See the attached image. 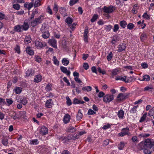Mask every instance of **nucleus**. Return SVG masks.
<instances>
[{
    "instance_id": "f257e3e1",
    "label": "nucleus",
    "mask_w": 154,
    "mask_h": 154,
    "mask_svg": "<svg viewBox=\"0 0 154 154\" xmlns=\"http://www.w3.org/2000/svg\"><path fill=\"white\" fill-rule=\"evenodd\" d=\"M154 146V143L151 141L150 139H146L144 142H141L139 144L140 149L143 150L144 152L146 154H150L151 152L150 150Z\"/></svg>"
},
{
    "instance_id": "f03ea898",
    "label": "nucleus",
    "mask_w": 154,
    "mask_h": 154,
    "mask_svg": "<svg viewBox=\"0 0 154 154\" xmlns=\"http://www.w3.org/2000/svg\"><path fill=\"white\" fill-rule=\"evenodd\" d=\"M43 17L42 16H40L37 18H36L34 20H32L31 22V25L33 27L35 26L42 22V19L41 18Z\"/></svg>"
},
{
    "instance_id": "7ed1b4c3",
    "label": "nucleus",
    "mask_w": 154,
    "mask_h": 154,
    "mask_svg": "<svg viewBox=\"0 0 154 154\" xmlns=\"http://www.w3.org/2000/svg\"><path fill=\"white\" fill-rule=\"evenodd\" d=\"M114 98V95L113 94H106L103 97V101L106 103H109Z\"/></svg>"
},
{
    "instance_id": "20e7f679",
    "label": "nucleus",
    "mask_w": 154,
    "mask_h": 154,
    "mask_svg": "<svg viewBox=\"0 0 154 154\" xmlns=\"http://www.w3.org/2000/svg\"><path fill=\"white\" fill-rule=\"evenodd\" d=\"M130 94V93H120L117 97L118 100L121 101L123 100L126 99L128 97V96Z\"/></svg>"
},
{
    "instance_id": "39448f33",
    "label": "nucleus",
    "mask_w": 154,
    "mask_h": 154,
    "mask_svg": "<svg viewBox=\"0 0 154 154\" xmlns=\"http://www.w3.org/2000/svg\"><path fill=\"white\" fill-rule=\"evenodd\" d=\"M114 7L112 6H110L108 7L104 6L103 8V11L106 13H110L113 11L115 9H113Z\"/></svg>"
},
{
    "instance_id": "423d86ee",
    "label": "nucleus",
    "mask_w": 154,
    "mask_h": 154,
    "mask_svg": "<svg viewBox=\"0 0 154 154\" xmlns=\"http://www.w3.org/2000/svg\"><path fill=\"white\" fill-rule=\"evenodd\" d=\"M48 129L45 126H42L41 127L40 130V133L41 134L45 135L48 133Z\"/></svg>"
},
{
    "instance_id": "0eeeda50",
    "label": "nucleus",
    "mask_w": 154,
    "mask_h": 154,
    "mask_svg": "<svg viewBox=\"0 0 154 154\" xmlns=\"http://www.w3.org/2000/svg\"><path fill=\"white\" fill-rule=\"evenodd\" d=\"M48 43L54 48H57L56 45L57 41L54 38L50 39L48 41Z\"/></svg>"
},
{
    "instance_id": "6e6552de",
    "label": "nucleus",
    "mask_w": 154,
    "mask_h": 154,
    "mask_svg": "<svg viewBox=\"0 0 154 154\" xmlns=\"http://www.w3.org/2000/svg\"><path fill=\"white\" fill-rule=\"evenodd\" d=\"M35 46L39 47V48H42L43 47H45L46 45V44H43L42 42L38 41H36L35 42Z\"/></svg>"
},
{
    "instance_id": "1a4fd4ad",
    "label": "nucleus",
    "mask_w": 154,
    "mask_h": 154,
    "mask_svg": "<svg viewBox=\"0 0 154 154\" xmlns=\"http://www.w3.org/2000/svg\"><path fill=\"white\" fill-rule=\"evenodd\" d=\"M126 47V45L125 43H122L120 44L119 47V49L118 50V52H121L124 50Z\"/></svg>"
},
{
    "instance_id": "9d476101",
    "label": "nucleus",
    "mask_w": 154,
    "mask_h": 154,
    "mask_svg": "<svg viewBox=\"0 0 154 154\" xmlns=\"http://www.w3.org/2000/svg\"><path fill=\"white\" fill-rule=\"evenodd\" d=\"M60 69L62 72L66 74L68 76L70 75V72L68 70L66 67L61 66L60 67Z\"/></svg>"
},
{
    "instance_id": "9b49d317",
    "label": "nucleus",
    "mask_w": 154,
    "mask_h": 154,
    "mask_svg": "<svg viewBox=\"0 0 154 154\" xmlns=\"http://www.w3.org/2000/svg\"><path fill=\"white\" fill-rule=\"evenodd\" d=\"M70 119V116L68 114H66L64 116L63 119V121L65 124H66L68 123Z\"/></svg>"
},
{
    "instance_id": "f8f14e48",
    "label": "nucleus",
    "mask_w": 154,
    "mask_h": 154,
    "mask_svg": "<svg viewBox=\"0 0 154 154\" xmlns=\"http://www.w3.org/2000/svg\"><path fill=\"white\" fill-rule=\"evenodd\" d=\"M116 80H121L124 81L126 83H128L129 82V79L126 76H125L124 77H121L119 76L116 78Z\"/></svg>"
},
{
    "instance_id": "ddd939ff",
    "label": "nucleus",
    "mask_w": 154,
    "mask_h": 154,
    "mask_svg": "<svg viewBox=\"0 0 154 154\" xmlns=\"http://www.w3.org/2000/svg\"><path fill=\"white\" fill-rule=\"evenodd\" d=\"M26 112L25 111H21L19 112V118H22L25 120L27 119V117L26 115Z\"/></svg>"
},
{
    "instance_id": "4468645a",
    "label": "nucleus",
    "mask_w": 154,
    "mask_h": 154,
    "mask_svg": "<svg viewBox=\"0 0 154 154\" xmlns=\"http://www.w3.org/2000/svg\"><path fill=\"white\" fill-rule=\"evenodd\" d=\"M22 30H27L29 27V25L27 22H24L23 24L21 25Z\"/></svg>"
},
{
    "instance_id": "2eb2a0df",
    "label": "nucleus",
    "mask_w": 154,
    "mask_h": 154,
    "mask_svg": "<svg viewBox=\"0 0 154 154\" xmlns=\"http://www.w3.org/2000/svg\"><path fill=\"white\" fill-rule=\"evenodd\" d=\"M26 53L29 55H32L34 54V51L30 47H27L26 48Z\"/></svg>"
},
{
    "instance_id": "dca6fc26",
    "label": "nucleus",
    "mask_w": 154,
    "mask_h": 154,
    "mask_svg": "<svg viewBox=\"0 0 154 154\" xmlns=\"http://www.w3.org/2000/svg\"><path fill=\"white\" fill-rule=\"evenodd\" d=\"M42 80V77L40 75H37L35 76L34 82L36 83H38L40 82Z\"/></svg>"
},
{
    "instance_id": "f3484780",
    "label": "nucleus",
    "mask_w": 154,
    "mask_h": 154,
    "mask_svg": "<svg viewBox=\"0 0 154 154\" xmlns=\"http://www.w3.org/2000/svg\"><path fill=\"white\" fill-rule=\"evenodd\" d=\"M14 31L17 32H21L22 31L21 25H17L14 26Z\"/></svg>"
},
{
    "instance_id": "a211bd4d",
    "label": "nucleus",
    "mask_w": 154,
    "mask_h": 154,
    "mask_svg": "<svg viewBox=\"0 0 154 154\" xmlns=\"http://www.w3.org/2000/svg\"><path fill=\"white\" fill-rule=\"evenodd\" d=\"M59 11L62 15H63L64 17L67 15L65 8H64L61 7L59 8Z\"/></svg>"
},
{
    "instance_id": "6ab92c4d",
    "label": "nucleus",
    "mask_w": 154,
    "mask_h": 154,
    "mask_svg": "<svg viewBox=\"0 0 154 154\" xmlns=\"http://www.w3.org/2000/svg\"><path fill=\"white\" fill-rule=\"evenodd\" d=\"M76 130V128H74L73 127L70 126L67 129L66 131L68 132L73 133Z\"/></svg>"
},
{
    "instance_id": "aec40b11",
    "label": "nucleus",
    "mask_w": 154,
    "mask_h": 154,
    "mask_svg": "<svg viewBox=\"0 0 154 154\" xmlns=\"http://www.w3.org/2000/svg\"><path fill=\"white\" fill-rule=\"evenodd\" d=\"M147 35L145 32H143L140 36V39L142 42H143L147 38Z\"/></svg>"
},
{
    "instance_id": "412c9836",
    "label": "nucleus",
    "mask_w": 154,
    "mask_h": 154,
    "mask_svg": "<svg viewBox=\"0 0 154 154\" xmlns=\"http://www.w3.org/2000/svg\"><path fill=\"white\" fill-rule=\"evenodd\" d=\"M124 112L121 109L119 110L118 113V116L120 119H122L124 117Z\"/></svg>"
},
{
    "instance_id": "4be33fe9",
    "label": "nucleus",
    "mask_w": 154,
    "mask_h": 154,
    "mask_svg": "<svg viewBox=\"0 0 154 154\" xmlns=\"http://www.w3.org/2000/svg\"><path fill=\"white\" fill-rule=\"evenodd\" d=\"M34 73V71L32 70L31 69H28L26 72V76L32 75Z\"/></svg>"
},
{
    "instance_id": "5701e85b",
    "label": "nucleus",
    "mask_w": 154,
    "mask_h": 154,
    "mask_svg": "<svg viewBox=\"0 0 154 154\" xmlns=\"http://www.w3.org/2000/svg\"><path fill=\"white\" fill-rule=\"evenodd\" d=\"M62 63L63 65L66 66L69 64V61L67 58H64L62 59Z\"/></svg>"
},
{
    "instance_id": "b1692460",
    "label": "nucleus",
    "mask_w": 154,
    "mask_h": 154,
    "mask_svg": "<svg viewBox=\"0 0 154 154\" xmlns=\"http://www.w3.org/2000/svg\"><path fill=\"white\" fill-rule=\"evenodd\" d=\"M52 100L51 99H49L46 101L45 103V105L46 107L48 108H51V101Z\"/></svg>"
},
{
    "instance_id": "393cba45",
    "label": "nucleus",
    "mask_w": 154,
    "mask_h": 154,
    "mask_svg": "<svg viewBox=\"0 0 154 154\" xmlns=\"http://www.w3.org/2000/svg\"><path fill=\"white\" fill-rule=\"evenodd\" d=\"M82 114L81 112V110L79 109L76 116L77 119L78 120H79L82 119Z\"/></svg>"
},
{
    "instance_id": "a878e982",
    "label": "nucleus",
    "mask_w": 154,
    "mask_h": 154,
    "mask_svg": "<svg viewBox=\"0 0 154 154\" xmlns=\"http://www.w3.org/2000/svg\"><path fill=\"white\" fill-rule=\"evenodd\" d=\"M119 24L123 28H125L127 25L126 22L124 20L121 21L119 23Z\"/></svg>"
},
{
    "instance_id": "bb28decb",
    "label": "nucleus",
    "mask_w": 154,
    "mask_h": 154,
    "mask_svg": "<svg viewBox=\"0 0 154 154\" xmlns=\"http://www.w3.org/2000/svg\"><path fill=\"white\" fill-rule=\"evenodd\" d=\"M150 80V77L149 75H146L143 76V79L141 80L142 81H149Z\"/></svg>"
},
{
    "instance_id": "cd10ccee",
    "label": "nucleus",
    "mask_w": 154,
    "mask_h": 154,
    "mask_svg": "<svg viewBox=\"0 0 154 154\" xmlns=\"http://www.w3.org/2000/svg\"><path fill=\"white\" fill-rule=\"evenodd\" d=\"M21 100L20 101L21 103H22L23 104L25 105H26L27 103V101L26 100V98L24 97H22L21 98Z\"/></svg>"
},
{
    "instance_id": "c85d7f7f",
    "label": "nucleus",
    "mask_w": 154,
    "mask_h": 154,
    "mask_svg": "<svg viewBox=\"0 0 154 154\" xmlns=\"http://www.w3.org/2000/svg\"><path fill=\"white\" fill-rule=\"evenodd\" d=\"M82 89L84 91L89 92L91 90L92 88L90 86L84 87L82 88Z\"/></svg>"
},
{
    "instance_id": "c756f323",
    "label": "nucleus",
    "mask_w": 154,
    "mask_h": 154,
    "mask_svg": "<svg viewBox=\"0 0 154 154\" xmlns=\"http://www.w3.org/2000/svg\"><path fill=\"white\" fill-rule=\"evenodd\" d=\"M122 131L125 134V135H129L128 133H129V129L128 128H123L122 130Z\"/></svg>"
},
{
    "instance_id": "7c9ffc66",
    "label": "nucleus",
    "mask_w": 154,
    "mask_h": 154,
    "mask_svg": "<svg viewBox=\"0 0 154 154\" xmlns=\"http://www.w3.org/2000/svg\"><path fill=\"white\" fill-rule=\"evenodd\" d=\"M147 115V112H145L142 116L139 122H143L145 119L146 117V115Z\"/></svg>"
},
{
    "instance_id": "2f4dec72",
    "label": "nucleus",
    "mask_w": 154,
    "mask_h": 154,
    "mask_svg": "<svg viewBox=\"0 0 154 154\" xmlns=\"http://www.w3.org/2000/svg\"><path fill=\"white\" fill-rule=\"evenodd\" d=\"M119 70L118 69H113L112 72V75L114 76L117 75L119 72Z\"/></svg>"
},
{
    "instance_id": "473e14b6",
    "label": "nucleus",
    "mask_w": 154,
    "mask_h": 154,
    "mask_svg": "<svg viewBox=\"0 0 154 154\" xmlns=\"http://www.w3.org/2000/svg\"><path fill=\"white\" fill-rule=\"evenodd\" d=\"M53 9L54 11L55 12V15H56V14L57 13L58 11V6L57 5L56 2L54 3V6Z\"/></svg>"
},
{
    "instance_id": "72a5a7b5",
    "label": "nucleus",
    "mask_w": 154,
    "mask_h": 154,
    "mask_svg": "<svg viewBox=\"0 0 154 154\" xmlns=\"http://www.w3.org/2000/svg\"><path fill=\"white\" fill-rule=\"evenodd\" d=\"M16 113L14 112L12 114L10 115V116L11 118H13L14 120L16 119H20L19 117L16 116Z\"/></svg>"
},
{
    "instance_id": "f704fd0d",
    "label": "nucleus",
    "mask_w": 154,
    "mask_h": 154,
    "mask_svg": "<svg viewBox=\"0 0 154 154\" xmlns=\"http://www.w3.org/2000/svg\"><path fill=\"white\" fill-rule=\"evenodd\" d=\"M134 27V25L131 23H129L127 26V28L130 30L132 29Z\"/></svg>"
},
{
    "instance_id": "c9c22d12",
    "label": "nucleus",
    "mask_w": 154,
    "mask_h": 154,
    "mask_svg": "<svg viewBox=\"0 0 154 154\" xmlns=\"http://www.w3.org/2000/svg\"><path fill=\"white\" fill-rule=\"evenodd\" d=\"M52 85L51 84H48L46 86L45 88L46 91L47 92L50 91L52 89Z\"/></svg>"
},
{
    "instance_id": "e433bc0d",
    "label": "nucleus",
    "mask_w": 154,
    "mask_h": 154,
    "mask_svg": "<svg viewBox=\"0 0 154 154\" xmlns=\"http://www.w3.org/2000/svg\"><path fill=\"white\" fill-rule=\"evenodd\" d=\"M41 2V0H36L34 4L35 7H37L40 6L41 5L40 4Z\"/></svg>"
},
{
    "instance_id": "4c0bfd02",
    "label": "nucleus",
    "mask_w": 154,
    "mask_h": 154,
    "mask_svg": "<svg viewBox=\"0 0 154 154\" xmlns=\"http://www.w3.org/2000/svg\"><path fill=\"white\" fill-rule=\"evenodd\" d=\"M97 71L100 73H101L103 75L106 74V71L105 70H102L100 67H98L97 68Z\"/></svg>"
},
{
    "instance_id": "58836bf2",
    "label": "nucleus",
    "mask_w": 154,
    "mask_h": 154,
    "mask_svg": "<svg viewBox=\"0 0 154 154\" xmlns=\"http://www.w3.org/2000/svg\"><path fill=\"white\" fill-rule=\"evenodd\" d=\"M30 143L31 144L37 145L38 143V141L37 139L34 140H30Z\"/></svg>"
},
{
    "instance_id": "ea45409f",
    "label": "nucleus",
    "mask_w": 154,
    "mask_h": 154,
    "mask_svg": "<svg viewBox=\"0 0 154 154\" xmlns=\"http://www.w3.org/2000/svg\"><path fill=\"white\" fill-rule=\"evenodd\" d=\"M98 15L97 14H95L92 17V18L91 19V21L92 22H94L98 18Z\"/></svg>"
},
{
    "instance_id": "a19ab883",
    "label": "nucleus",
    "mask_w": 154,
    "mask_h": 154,
    "mask_svg": "<svg viewBox=\"0 0 154 154\" xmlns=\"http://www.w3.org/2000/svg\"><path fill=\"white\" fill-rule=\"evenodd\" d=\"M14 91L16 93L18 94H20L22 91V90L19 87H16L14 89Z\"/></svg>"
},
{
    "instance_id": "79ce46f5",
    "label": "nucleus",
    "mask_w": 154,
    "mask_h": 154,
    "mask_svg": "<svg viewBox=\"0 0 154 154\" xmlns=\"http://www.w3.org/2000/svg\"><path fill=\"white\" fill-rule=\"evenodd\" d=\"M53 59L54 64L57 66H58L59 65V62L55 56L53 57Z\"/></svg>"
},
{
    "instance_id": "37998d69",
    "label": "nucleus",
    "mask_w": 154,
    "mask_h": 154,
    "mask_svg": "<svg viewBox=\"0 0 154 154\" xmlns=\"http://www.w3.org/2000/svg\"><path fill=\"white\" fill-rule=\"evenodd\" d=\"M31 39L30 38L29 36H26L24 39L25 43H29L31 42Z\"/></svg>"
},
{
    "instance_id": "c03bdc74",
    "label": "nucleus",
    "mask_w": 154,
    "mask_h": 154,
    "mask_svg": "<svg viewBox=\"0 0 154 154\" xmlns=\"http://www.w3.org/2000/svg\"><path fill=\"white\" fill-rule=\"evenodd\" d=\"M79 1V0H71L69 2L70 5L72 6L74 5L77 3Z\"/></svg>"
},
{
    "instance_id": "a18cd8bd",
    "label": "nucleus",
    "mask_w": 154,
    "mask_h": 154,
    "mask_svg": "<svg viewBox=\"0 0 154 154\" xmlns=\"http://www.w3.org/2000/svg\"><path fill=\"white\" fill-rule=\"evenodd\" d=\"M13 7L16 10H18L20 9V6L18 4H16L13 5Z\"/></svg>"
},
{
    "instance_id": "49530a36",
    "label": "nucleus",
    "mask_w": 154,
    "mask_h": 154,
    "mask_svg": "<svg viewBox=\"0 0 154 154\" xmlns=\"http://www.w3.org/2000/svg\"><path fill=\"white\" fill-rule=\"evenodd\" d=\"M124 146V143L123 142H121L118 145V147L119 149L122 150Z\"/></svg>"
},
{
    "instance_id": "de8ad7c7",
    "label": "nucleus",
    "mask_w": 154,
    "mask_h": 154,
    "mask_svg": "<svg viewBox=\"0 0 154 154\" xmlns=\"http://www.w3.org/2000/svg\"><path fill=\"white\" fill-rule=\"evenodd\" d=\"M66 103L68 106H70L72 104V102L70 99L69 98V97H66Z\"/></svg>"
},
{
    "instance_id": "09e8293b",
    "label": "nucleus",
    "mask_w": 154,
    "mask_h": 154,
    "mask_svg": "<svg viewBox=\"0 0 154 154\" xmlns=\"http://www.w3.org/2000/svg\"><path fill=\"white\" fill-rule=\"evenodd\" d=\"M112 26L110 25H108L106 26L105 29L106 31H109L112 28Z\"/></svg>"
},
{
    "instance_id": "8fccbe9b",
    "label": "nucleus",
    "mask_w": 154,
    "mask_h": 154,
    "mask_svg": "<svg viewBox=\"0 0 154 154\" xmlns=\"http://www.w3.org/2000/svg\"><path fill=\"white\" fill-rule=\"evenodd\" d=\"M138 106V105L134 106L130 111L131 113H134L136 112L137 108Z\"/></svg>"
},
{
    "instance_id": "3c124183",
    "label": "nucleus",
    "mask_w": 154,
    "mask_h": 154,
    "mask_svg": "<svg viewBox=\"0 0 154 154\" xmlns=\"http://www.w3.org/2000/svg\"><path fill=\"white\" fill-rule=\"evenodd\" d=\"M65 22L68 24H70L72 22V20L71 18L68 17L65 20Z\"/></svg>"
},
{
    "instance_id": "603ef678",
    "label": "nucleus",
    "mask_w": 154,
    "mask_h": 154,
    "mask_svg": "<svg viewBox=\"0 0 154 154\" xmlns=\"http://www.w3.org/2000/svg\"><path fill=\"white\" fill-rule=\"evenodd\" d=\"M153 113H154V106L149 110L148 113V115L149 116H152L153 115Z\"/></svg>"
},
{
    "instance_id": "864d4df0",
    "label": "nucleus",
    "mask_w": 154,
    "mask_h": 154,
    "mask_svg": "<svg viewBox=\"0 0 154 154\" xmlns=\"http://www.w3.org/2000/svg\"><path fill=\"white\" fill-rule=\"evenodd\" d=\"M113 54L112 52H110L107 56V60L108 61L110 60L112 57Z\"/></svg>"
},
{
    "instance_id": "5fc2aeb1",
    "label": "nucleus",
    "mask_w": 154,
    "mask_h": 154,
    "mask_svg": "<svg viewBox=\"0 0 154 154\" xmlns=\"http://www.w3.org/2000/svg\"><path fill=\"white\" fill-rule=\"evenodd\" d=\"M42 37L45 39L48 38L49 36V34L48 33L45 32L42 35Z\"/></svg>"
},
{
    "instance_id": "6e6d98bb",
    "label": "nucleus",
    "mask_w": 154,
    "mask_h": 154,
    "mask_svg": "<svg viewBox=\"0 0 154 154\" xmlns=\"http://www.w3.org/2000/svg\"><path fill=\"white\" fill-rule=\"evenodd\" d=\"M35 60L38 63H39L42 60L40 57L38 56H35Z\"/></svg>"
},
{
    "instance_id": "4d7b16f0",
    "label": "nucleus",
    "mask_w": 154,
    "mask_h": 154,
    "mask_svg": "<svg viewBox=\"0 0 154 154\" xmlns=\"http://www.w3.org/2000/svg\"><path fill=\"white\" fill-rule=\"evenodd\" d=\"M119 29V26L118 24H115L114 26L113 31L114 32H117Z\"/></svg>"
},
{
    "instance_id": "13d9d810",
    "label": "nucleus",
    "mask_w": 154,
    "mask_h": 154,
    "mask_svg": "<svg viewBox=\"0 0 154 154\" xmlns=\"http://www.w3.org/2000/svg\"><path fill=\"white\" fill-rule=\"evenodd\" d=\"M2 143L5 146L7 145L8 142V140L7 139H4L2 141Z\"/></svg>"
},
{
    "instance_id": "bf43d9fd",
    "label": "nucleus",
    "mask_w": 154,
    "mask_h": 154,
    "mask_svg": "<svg viewBox=\"0 0 154 154\" xmlns=\"http://www.w3.org/2000/svg\"><path fill=\"white\" fill-rule=\"evenodd\" d=\"M80 100H79L78 99L75 98L73 101V103L74 104H80Z\"/></svg>"
},
{
    "instance_id": "052dcab7",
    "label": "nucleus",
    "mask_w": 154,
    "mask_h": 154,
    "mask_svg": "<svg viewBox=\"0 0 154 154\" xmlns=\"http://www.w3.org/2000/svg\"><path fill=\"white\" fill-rule=\"evenodd\" d=\"M118 41V39H117V37H113L112 39V41L111 42V43L112 44H114L116 43V42Z\"/></svg>"
},
{
    "instance_id": "680f3d73",
    "label": "nucleus",
    "mask_w": 154,
    "mask_h": 154,
    "mask_svg": "<svg viewBox=\"0 0 154 154\" xmlns=\"http://www.w3.org/2000/svg\"><path fill=\"white\" fill-rule=\"evenodd\" d=\"M6 100L7 103L9 105L12 104L13 102V101L11 99H6Z\"/></svg>"
},
{
    "instance_id": "e2e57ef3",
    "label": "nucleus",
    "mask_w": 154,
    "mask_h": 154,
    "mask_svg": "<svg viewBox=\"0 0 154 154\" xmlns=\"http://www.w3.org/2000/svg\"><path fill=\"white\" fill-rule=\"evenodd\" d=\"M96 112L91 109H89L88 112V115H93L96 114Z\"/></svg>"
},
{
    "instance_id": "0e129e2a",
    "label": "nucleus",
    "mask_w": 154,
    "mask_h": 154,
    "mask_svg": "<svg viewBox=\"0 0 154 154\" xmlns=\"http://www.w3.org/2000/svg\"><path fill=\"white\" fill-rule=\"evenodd\" d=\"M143 17L146 19L148 20L150 19V16L146 13H145L143 15Z\"/></svg>"
},
{
    "instance_id": "69168bd1",
    "label": "nucleus",
    "mask_w": 154,
    "mask_h": 154,
    "mask_svg": "<svg viewBox=\"0 0 154 154\" xmlns=\"http://www.w3.org/2000/svg\"><path fill=\"white\" fill-rule=\"evenodd\" d=\"M20 47L18 45H17L16 46L15 48V50L19 54L20 53Z\"/></svg>"
},
{
    "instance_id": "338daca9",
    "label": "nucleus",
    "mask_w": 154,
    "mask_h": 154,
    "mask_svg": "<svg viewBox=\"0 0 154 154\" xmlns=\"http://www.w3.org/2000/svg\"><path fill=\"white\" fill-rule=\"evenodd\" d=\"M131 140L133 142H136V143H138L139 141L137 140V138L136 136H133L131 138Z\"/></svg>"
},
{
    "instance_id": "774afa93",
    "label": "nucleus",
    "mask_w": 154,
    "mask_h": 154,
    "mask_svg": "<svg viewBox=\"0 0 154 154\" xmlns=\"http://www.w3.org/2000/svg\"><path fill=\"white\" fill-rule=\"evenodd\" d=\"M83 67L85 69L87 70L89 68V66L87 63H85L83 64Z\"/></svg>"
}]
</instances>
